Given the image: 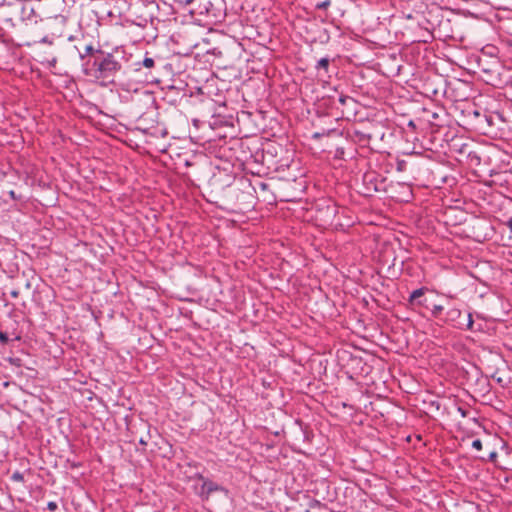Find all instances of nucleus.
Returning <instances> with one entry per match:
<instances>
[{
    "instance_id": "nucleus-21",
    "label": "nucleus",
    "mask_w": 512,
    "mask_h": 512,
    "mask_svg": "<svg viewBox=\"0 0 512 512\" xmlns=\"http://www.w3.org/2000/svg\"><path fill=\"white\" fill-rule=\"evenodd\" d=\"M8 361L13 366L20 367L22 365V360L18 357H10Z\"/></svg>"
},
{
    "instance_id": "nucleus-16",
    "label": "nucleus",
    "mask_w": 512,
    "mask_h": 512,
    "mask_svg": "<svg viewBox=\"0 0 512 512\" xmlns=\"http://www.w3.org/2000/svg\"><path fill=\"white\" fill-rule=\"evenodd\" d=\"M408 163L405 160H398L396 163V169L399 172H404L407 169Z\"/></svg>"
},
{
    "instance_id": "nucleus-33",
    "label": "nucleus",
    "mask_w": 512,
    "mask_h": 512,
    "mask_svg": "<svg viewBox=\"0 0 512 512\" xmlns=\"http://www.w3.org/2000/svg\"><path fill=\"white\" fill-rule=\"evenodd\" d=\"M9 195H10V197H11L12 199H14V200L16 199V194H15V192H14L13 190H11V191L9 192Z\"/></svg>"
},
{
    "instance_id": "nucleus-34",
    "label": "nucleus",
    "mask_w": 512,
    "mask_h": 512,
    "mask_svg": "<svg viewBox=\"0 0 512 512\" xmlns=\"http://www.w3.org/2000/svg\"><path fill=\"white\" fill-rule=\"evenodd\" d=\"M41 41H42V42H44V43H49V44H51V41H49V40H48V37H47V36H46V37H44Z\"/></svg>"
},
{
    "instance_id": "nucleus-3",
    "label": "nucleus",
    "mask_w": 512,
    "mask_h": 512,
    "mask_svg": "<svg viewBox=\"0 0 512 512\" xmlns=\"http://www.w3.org/2000/svg\"><path fill=\"white\" fill-rule=\"evenodd\" d=\"M329 101L331 106L340 109L341 108V115L345 119H351L354 118L358 113V102L351 96L339 94L338 96V103L339 106L336 105L334 101L333 96H329Z\"/></svg>"
},
{
    "instance_id": "nucleus-32",
    "label": "nucleus",
    "mask_w": 512,
    "mask_h": 512,
    "mask_svg": "<svg viewBox=\"0 0 512 512\" xmlns=\"http://www.w3.org/2000/svg\"><path fill=\"white\" fill-rule=\"evenodd\" d=\"M4 5H11V2L9 0H0V7Z\"/></svg>"
},
{
    "instance_id": "nucleus-30",
    "label": "nucleus",
    "mask_w": 512,
    "mask_h": 512,
    "mask_svg": "<svg viewBox=\"0 0 512 512\" xmlns=\"http://www.w3.org/2000/svg\"><path fill=\"white\" fill-rule=\"evenodd\" d=\"M10 295L13 297V298H17L19 296V291L18 290H12L10 292Z\"/></svg>"
},
{
    "instance_id": "nucleus-11",
    "label": "nucleus",
    "mask_w": 512,
    "mask_h": 512,
    "mask_svg": "<svg viewBox=\"0 0 512 512\" xmlns=\"http://www.w3.org/2000/svg\"><path fill=\"white\" fill-rule=\"evenodd\" d=\"M429 310L431 311V315L434 318L440 319V320L443 321L444 317H441V316H442V313L444 311V306L435 304L432 307L429 306Z\"/></svg>"
},
{
    "instance_id": "nucleus-29",
    "label": "nucleus",
    "mask_w": 512,
    "mask_h": 512,
    "mask_svg": "<svg viewBox=\"0 0 512 512\" xmlns=\"http://www.w3.org/2000/svg\"><path fill=\"white\" fill-rule=\"evenodd\" d=\"M139 443H140L141 445H143V446H146V445H147V443H148V440H147V438H146V437H141V438L139 439Z\"/></svg>"
},
{
    "instance_id": "nucleus-8",
    "label": "nucleus",
    "mask_w": 512,
    "mask_h": 512,
    "mask_svg": "<svg viewBox=\"0 0 512 512\" xmlns=\"http://www.w3.org/2000/svg\"><path fill=\"white\" fill-rule=\"evenodd\" d=\"M21 20L27 26L37 25L43 19L35 12L32 7L23 6L21 10Z\"/></svg>"
},
{
    "instance_id": "nucleus-2",
    "label": "nucleus",
    "mask_w": 512,
    "mask_h": 512,
    "mask_svg": "<svg viewBox=\"0 0 512 512\" xmlns=\"http://www.w3.org/2000/svg\"><path fill=\"white\" fill-rule=\"evenodd\" d=\"M362 181L367 195H371L374 192L387 191L388 183L386 177L376 171H367L364 173Z\"/></svg>"
},
{
    "instance_id": "nucleus-4",
    "label": "nucleus",
    "mask_w": 512,
    "mask_h": 512,
    "mask_svg": "<svg viewBox=\"0 0 512 512\" xmlns=\"http://www.w3.org/2000/svg\"><path fill=\"white\" fill-rule=\"evenodd\" d=\"M445 323L451 324L458 329L473 330V318L472 314L468 313L466 319H462V312L458 308H450L447 310L445 317L443 318Z\"/></svg>"
},
{
    "instance_id": "nucleus-28",
    "label": "nucleus",
    "mask_w": 512,
    "mask_h": 512,
    "mask_svg": "<svg viewBox=\"0 0 512 512\" xmlns=\"http://www.w3.org/2000/svg\"><path fill=\"white\" fill-rule=\"evenodd\" d=\"M505 225L510 229L512 232V217H510L506 222Z\"/></svg>"
},
{
    "instance_id": "nucleus-7",
    "label": "nucleus",
    "mask_w": 512,
    "mask_h": 512,
    "mask_svg": "<svg viewBox=\"0 0 512 512\" xmlns=\"http://www.w3.org/2000/svg\"><path fill=\"white\" fill-rule=\"evenodd\" d=\"M214 492H223L225 495H228L229 490L208 478L202 483L198 495L202 500H208Z\"/></svg>"
},
{
    "instance_id": "nucleus-25",
    "label": "nucleus",
    "mask_w": 512,
    "mask_h": 512,
    "mask_svg": "<svg viewBox=\"0 0 512 512\" xmlns=\"http://www.w3.org/2000/svg\"><path fill=\"white\" fill-rule=\"evenodd\" d=\"M498 457V454L496 451H492L489 453L488 455V459L492 462H494L496 460V458Z\"/></svg>"
},
{
    "instance_id": "nucleus-26",
    "label": "nucleus",
    "mask_w": 512,
    "mask_h": 512,
    "mask_svg": "<svg viewBox=\"0 0 512 512\" xmlns=\"http://www.w3.org/2000/svg\"><path fill=\"white\" fill-rule=\"evenodd\" d=\"M195 479L201 480L202 483H204V480H207L208 478L204 477L201 473H196L194 476Z\"/></svg>"
},
{
    "instance_id": "nucleus-5",
    "label": "nucleus",
    "mask_w": 512,
    "mask_h": 512,
    "mask_svg": "<svg viewBox=\"0 0 512 512\" xmlns=\"http://www.w3.org/2000/svg\"><path fill=\"white\" fill-rule=\"evenodd\" d=\"M428 291L429 289L425 286L412 291L407 300L408 306L413 310H416L417 308L429 309V304L425 297V294Z\"/></svg>"
},
{
    "instance_id": "nucleus-22",
    "label": "nucleus",
    "mask_w": 512,
    "mask_h": 512,
    "mask_svg": "<svg viewBox=\"0 0 512 512\" xmlns=\"http://www.w3.org/2000/svg\"><path fill=\"white\" fill-rule=\"evenodd\" d=\"M9 342V338L6 333L0 331V343L6 345Z\"/></svg>"
},
{
    "instance_id": "nucleus-1",
    "label": "nucleus",
    "mask_w": 512,
    "mask_h": 512,
    "mask_svg": "<svg viewBox=\"0 0 512 512\" xmlns=\"http://www.w3.org/2000/svg\"><path fill=\"white\" fill-rule=\"evenodd\" d=\"M124 57L120 51L99 53L93 61L86 63L84 74L109 82L123 69Z\"/></svg>"
},
{
    "instance_id": "nucleus-27",
    "label": "nucleus",
    "mask_w": 512,
    "mask_h": 512,
    "mask_svg": "<svg viewBox=\"0 0 512 512\" xmlns=\"http://www.w3.org/2000/svg\"><path fill=\"white\" fill-rule=\"evenodd\" d=\"M48 64L51 67H54L57 64V58L53 57L51 60H48Z\"/></svg>"
},
{
    "instance_id": "nucleus-15",
    "label": "nucleus",
    "mask_w": 512,
    "mask_h": 512,
    "mask_svg": "<svg viewBox=\"0 0 512 512\" xmlns=\"http://www.w3.org/2000/svg\"><path fill=\"white\" fill-rule=\"evenodd\" d=\"M472 114H473L474 118H475V119H476V121H477V123H476V124H477L479 127H482V117H483V115H484V114H483V113H481L479 110H474V111L472 112Z\"/></svg>"
},
{
    "instance_id": "nucleus-17",
    "label": "nucleus",
    "mask_w": 512,
    "mask_h": 512,
    "mask_svg": "<svg viewBox=\"0 0 512 512\" xmlns=\"http://www.w3.org/2000/svg\"><path fill=\"white\" fill-rule=\"evenodd\" d=\"M331 5V0H324L316 4L315 8L319 10H326Z\"/></svg>"
},
{
    "instance_id": "nucleus-35",
    "label": "nucleus",
    "mask_w": 512,
    "mask_h": 512,
    "mask_svg": "<svg viewBox=\"0 0 512 512\" xmlns=\"http://www.w3.org/2000/svg\"><path fill=\"white\" fill-rule=\"evenodd\" d=\"M497 382H498V383H502V379H501L500 377H499V378H497Z\"/></svg>"
},
{
    "instance_id": "nucleus-6",
    "label": "nucleus",
    "mask_w": 512,
    "mask_h": 512,
    "mask_svg": "<svg viewBox=\"0 0 512 512\" xmlns=\"http://www.w3.org/2000/svg\"><path fill=\"white\" fill-rule=\"evenodd\" d=\"M77 50L80 59L82 60L83 70L86 68V63L93 61L94 58L98 56L99 53H102L104 50L100 48H95L92 44H86L81 46H74Z\"/></svg>"
},
{
    "instance_id": "nucleus-14",
    "label": "nucleus",
    "mask_w": 512,
    "mask_h": 512,
    "mask_svg": "<svg viewBox=\"0 0 512 512\" xmlns=\"http://www.w3.org/2000/svg\"><path fill=\"white\" fill-rule=\"evenodd\" d=\"M493 118H494L493 115L484 114L482 117V125L484 123H486L487 127H493L494 126Z\"/></svg>"
},
{
    "instance_id": "nucleus-24",
    "label": "nucleus",
    "mask_w": 512,
    "mask_h": 512,
    "mask_svg": "<svg viewBox=\"0 0 512 512\" xmlns=\"http://www.w3.org/2000/svg\"><path fill=\"white\" fill-rule=\"evenodd\" d=\"M57 508H58V505L56 502H53V501L48 502V504H47L48 510L55 511V510H57Z\"/></svg>"
},
{
    "instance_id": "nucleus-20",
    "label": "nucleus",
    "mask_w": 512,
    "mask_h": 512,
    "mask_svg": "<svg viewBox=\"0 0 512 512\" xmlns=\"http://www.w3.org/2000/svg\"><path fill=\"white\" fill-rule=\"evenodd\" d=\"M11 479L13 481H17V482H23L24 481V476L22 473H20L19 471H16L14 472L12 475H11Z\"/></svg>"
},
{
    "instance_id": "nucleus-23",
    "label": "nucleus",
    "mask_w": 512,
    "mask_h": 512,
    "mask_svg": "<svg viewBox=\"0 0 512 512\" xmlns=\"http://www.w3.org/2000/svg\"><path fill=\"white\" fill-rule=\"evenodd\" d=\"M472 447L476 450H481L482 449V441L480 439L473 440Z\"/></svg>"
},
{
    "instance_id": "nucleus-18",
    "label": "nucleus",
    "mask_w": 512,
    "mask_h": 512,
    "mask_svg": "<svg viewBox=\"0 0 512 512\" xmlns=\"http://www.w3.org/2000/svg\"><path fill=\"white\" fill-rule=\"evenodd\" d=\"M477 383L481 385L482 390L488 391L489 382L487 379H484L482 377L477 378Z\"/></svg>"
},
{
    "instance_id": "nucleus-12",
    "label": "nucleus",
    "mask_w": 512,
    "mask_h": 512,
    "mask_svg": "<svg viewBox=\"0 0 512 512\" xmlns=\"http://www.w3.org/2000/svg\"><path fill=\"white\" fill-rule=\"evenodd\" d=\"M137 65H142L144 68L151 70L155 67V60L151 57H145L143 61L140 63H137Z\"/></svg>"
},
{
    "instance_id": "nucleus-10",
    "label": "nucleus",
    "mask_w": 512,
    "mask_h": 512,
    "mask_svg": "<svg viewBox=\"0 0 512 512\" xmlns=\"http://www.w3.org/2000/svg\"><path fill=\"white\" fill-rule=\"evenodd\" d=\"M329 66H330V58L323 57L317 61L316 65H315V69L317 70L319 76H327L328 72H329Z\"/></svg>"
},
{
    "instance_id": "nucleus-31",
    "label": "nucleus",
    "mask_w": 512,
    "mask_h": 512,
    "mask_svg": "<svg viewBox=\"0 0 512 512\" xmlns=\"http://www.w3.org/2000/svg\"><path fill=\"white\" fill-rule=\"evenodd\" d=\"M458 411L460 412V414L463 416V417H466L467 416V411L465 409H463L462 407H459L458 408Z\"/></svg>"
},
{
    "instance_id": "nucleus-19",
    "label": "nucleus",
    "mask_w": 512,
    "mask_h": 512,
    "mask_svg": "<svg viewBox=\"0 0 512 512\" xmlns=\"http://www.w3.org/2000/svg\"><path fill=\"white\" fill-rule=\"evenodd\" d=\"M308 507L309 508H321V507H323V504L317 499H310V501L308 503Z\"/></svg>"
},
{
    "instance_id": "nucleus-9",
    "label": "nucleus",
    "mask_w": 512,
    "mask_h": 512,
    "mask_svg": "<svg viewBox=\"0 0 512 512\" xmlns=\"http://www.w3.org/2000/svg\"><path fill=\"white\" fill-rule=\"evenodd\" d=\"M184 97V92L174 86H170L165 92L163 99L171 105H177V103Z\"/></svg>"
},
{
    "instance_id": "nucleus-13",
    "label": "nucleus",
    "mask_w": 512,
    "mask_h": 512,
    "mask_svg": "<svg viewBox=\"0 0 512 512\" xmlns=\"http://www.w3.org/2000/svg\"><path fill=\"white\" fill-rule=\"evenodd\" d=\"M209 6H212V3L210 1H207L206 3H203V7H200L201 9H200L199 13L200 14L206 13L207 15L216 16L215 13L211 12V9H210Z\"/></svg>"
},
{
    "instance_id": "nucleus-36",
    "label": "nucleus",
    "mask_w": 512,
    "mask_h": 512,
    "mask_svg": "<svg viewBox=\"0 0 512 512\" xmlns=\"http://www.w3.org/2000/svg\"><path fill=\"white\" fill-rule=\"evenodd\" d=\"M267 512H274V511H267Z\"/></svg>"
}]
</instances>
